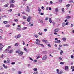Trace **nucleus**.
Here are the masks:
<instances>
[{"instance_id":"nucleus-1","label":"nucleus","mask_w":74,"mask_h":74,"mask_svg":"<svg viewBox=\"0 0 74 74\" xmlns=\"http://www.w3.org/2000/svg\"><path fill=\"white\" fill-rule=\"evenodd\" d=\"M30 20H31V17L30 16H29L27 17V22H30Z\"/></svg>"},{"instance_id":"nucleus-2","label":"nucleus","mask_w":74,"mask_h":74,"mask_svg":"<svg viewBox=\"0 0 74 74\" xmlns=\"http://www.w3.org/2000/svg\"><path fill=\"white\" fill-rule=\"evenodd\" d=\"M23 52L22 51L18 53V56H20L21 55H23Z\"/></svg>"},{"instance_id":"nucleus-3","label":"nucleus","mask_w":74,"mask_h":74,"mask_svg":"<svg viewBox=\"0 0 74 74\" xmlns=\"http://www.w3.org/2000/svg\"><path fill=\"white\" fill-rule=\"evenodd\" d=\"M47 58V56L46 55L44 56L42 58V60H45Z\"/></svg>"},{"instance_id":"nucleus-4","label":"nucleus","mask_w":74,"mask_h":74,"mask_svg":"<svg viewBox=\"0 0 74 74\" xmlns=\"http://www.w3.org/2000/svg\"><path fill=\"white\" fill-rule=\"evenodd\" d=\"M59 28H56L54 30V32H58L59 31Z\"/></svg>"},{"instance_id":"nucleus-5","label":"nucleus","mask_w":74,"mask_h":74,"mask_svg":"<svg viewBox=\"0 0 74 74\" xmlns=\"http://www.w3.org/2000/svg\"><path fill=\"white\" fill-rule=\"evenodd\" d=\"M62 26L63 27H64V26H66V23L65 22H63L62 23Z\"/></svg>"},{"instance_id":"nucleus-6","label":"nucleus","mask_w":74,"mask_h":74,"mask_svg":"<svg viewBox=\"0 0 74 74\" xmlns=\"http://www.w3.org/2000/svg\"><path fill=\"white\" fill-rule=\"evenodd\" d=\"M15 1L14 0H12L10 1V4H12V3H15Z\"/></svg>"},{"instance_id":"nucleus-7","label":"nucleus","mask_w":74,"mask_h":74,"mask_svg":"<svg viewBox=\"0 0 74 74\" xmlns=\"http://www.w3.org/2000/svg\"><path fill=\"white\" fill-rule=\"evenodd\" d=\"M8 5H9V4L8 3H7L4 5V7H8Z\"/></svg>"},{"instance_id":"nucleus-8","label":"nucleus","mask_w":74,"mask_h":74,"mask_svg":"<svg viewBox=\"0 0 74 74\" xmlns=\"http://www.w3.org/2000/svg\"><path fill=\"white\" fill-rule=\"evenodd\" d=\"M71 18V17L70 16H66V19H70V18Z\"/></svg>"},{"instance_id":"nucleus-9","label":"nucleus","mask_w":74,"mask_h":74,"mask_svg":"<svg viewBox=\"0 0 74 74\" xmlns=\"http://www.w3.org/2000/svg\"><path fill=\"white\" fill-rule=\"evenodd\" d=\"M38 11H39V14H40L41 13V10L40 8H38Z\"/></svg>"},{"instance_id":"nucleus-10","label":"nucleus","mask_w":74,"mask_h":74,"mask_svg":"<svg viewBox=\"0 0 74 74\" xmlns=\"http://www.w3.org/2000/svg\"><path fill=\"white\" fill-rule=\"evenodd\" d=\"M55 42L56 43H60V42H61L60 41V40H58L57 41H56Z\"/></svg>"},{"instance_id":"nucleus-11","label":"nucleus","mask_w":74,"mask_h":74,"mask_svg":"<svg viewBox=\"0 0 74 74\" xmlns=\"http://www.w3.org/2000/svg\"><path fill=\"white\" fill-rule=\"evenodd\" d=\"M40 41H36V44H37L38 45H40Z\"/></svg>"},{"instance_id":"nucleus-12","label":"nucleus","mask_w":74,"mask_h":74,"mask_svg":"<svg viewBox=\"0 0 74 74\" xmlns=\"http://www.w3.org/2000/svg\"><path fill=\"white\" fill-rule=\"evenodd\" d=\"M68 69H69V67L67 66H66L65 68V70H68Z\"/></svg>"},{"instance_id":"nucleus-13","label":"nucleus","mask_w":74,"mask_h":74,"mask_svg":"<svg viewBox=\"0 0 74 74\" xmlns=\"http://www.w3.org/2000/svg\"><path fill=\"white\" fill-rule=\"evenodd\" d=\"M62 40L63 41H66V38L65 37H64L62 38Z\"/></svg>"},{"instance_id":"nucleus-14","label":"nucleus","mask_w":74,"mask_h":74,"mask_svg":"<svg viewBox=\"0 0 74 74\" xmlns=\"http://www.w3.org/2000/svg\"><path fill=\"white\" fill-rule=\"evenodd\" d=\"M3 66L5 68V69H7V66H5V65L3 64Z\"/></svg>"},{"instance_id":"nucleus-15","label":"nucleus","mask_w":74,"mask_h":74,"mask_svg":"<svg viewBox=\"0 0 74 74\" xmlns=\"http://www.w3.org/2000/svg\"><path fill=\"white\" fill-rule=\"evenodd\" d=\"M63 73V71H59V72L58 73V74H62Z\"/></svg>"},{"instance_id":"nucleus-16","label":"nucleus","mask_w":74,"mask_h":74,"mask_svg":"<svg viewBox=\"0 0 74 74\" xmlns=\"http://www.w3.org/2000/svg\"><path fill=\"white\" fill-rule=\"evenodd\" d=\"M42 41L43 42H45V43H46V44L47 43V40H45L44 39H43Z\"/></svg>"},{"instance_id":"nucleus-17","label":"nucleus","mask_w":74,"mask_h":74,"mask_svg":"<svg viewBox=\"0 0 74 74\" xmlns=\"http://www.w3.org/2000/svg\"><path fill=\"white\" fill-rule=\"evenodd\" d=\"M49 21L50 23H52V18H49Z\"/></svg>"},{"instance_id":"nucleus-18","label":"nucleus","mask_w":74,"mask_h":74,"mask_svg":"<svg viewBox=\"0 0 74 74\" xmlns=\"http://www.w3.org/2000/svg\"><path fill=\"white\" fill-rule=\"evenodd\" d=\"M20 52V50H17L16 51V53H19Z\"/></svg>"},{"instance_id":"nucleus-19","label":"nucleus","mask_w":74,"mask_h":74,"mask_svg":"<svg viewBox=\"0 0 74 74\" xmlns=\"http://www.w3.org/2000/svg\"><path fill=\"white\" fill-rule=\"evenodd\" d=\"M10 62V60H7L6 61V63H9Z\"/></svg>"},{"instance_id":"nucleus-20","label":"nucleus","mask_w":74,"mask_h":74,"mask_svg":"<svg viewBox=\"0 0 74 74\" xmlns=\"http://www.w3.org/2000/svg\"><path fill=\"white\" fill-rule=\"evenodd\" d=\"M4 47V45H3L1 46H0V49H2Z\"/></svg>"},{"instance_id":"nucleus-21","label":"nucleus","mask_w":74,"mask_h":74,"mask_svg":"<svg viewBox=\"0 0 74 74\" xmlns=\"http://www.w3.org/2000/svg\"><path fill=\"white\" fill-rule=\"evenodd\" d=\"M60 51L61 52L60 53V55H62V54L63 53V50H61Z\"/></svg>"},{"instance_id":"nucleus-22","label":"nucleus","mask_w":74,"mask_h":74,"mask_svg":"<svg viewBox=\"0 0 74 74\" xmlns=\"http://www.w3.org/2000/svg\"><path fill=\"white\" fill-rule=\"evenodd\" d=\"M12 52H13V49L10 50L9 52V53H12Z\"/></svg>"},{"instance_id":"nucleus-23","label":"nucleus","mask_w":74,"mask_h":74,"mask_svg":"<svg viewBox=\"0 0 74 74\" xmlns=\"http://www.w3.org/2000/svg\"><path fill=\"white\" fill-rule=\"evenodd\" d=\"M33 70H34V71H37V68H34Z\"/></svg>"},{"instance_id":"nucleus-24","label":"nucleus","mask_w":74,"mask_h":74,"mask_svg":"<svg viewBox=\"0 0 74 74\" xmlns=\"http://www.w3.org/2000/svg\"><path fill=\"white\" fill-rule=\"evenodd\" d=\"M21 37V35L20 34H19L18 35H17V38H20Z\"/></svg>"},{"instance_id":"nucleus-25","label":"nucleus","mask_w":74,"mask_h":74,"mask_svg":"<svg viewBox=\"0 0 74 74\" xmlns=\"http://www.w3.org/2000/svg\"><path fill=\"white\" fill-rule=\"evenodd\" d=\"M24 50L26 51V52H28V50H27V49L25 47L24 48Z\"/></svg>"},{"instance_id":"nucleus-26","label":"nucleus","mask_w":74,"mask_h":74,"mask_svg":"<svg viewBox=\"0 0 74 74\" xmlns=\"http://www.w3.org/2000/svg\"><path fill=\"white\" fill-rule=\"evenodd\" d=\"M10 7H14V5L12 4H11L10 5Z\"/></svg>"},{"instance_id":"nucleus-27","label":"nucleus","mask_w":74,"mask_h":74,"mask_svg":"<svg viewBox=\"0 0 74 74\" xmlns=\"http://www.w3.org/2000/svg\"><path fill=\"white\" fill-rule=\"evenodd\" d=\"M3 23L4 24H7L8 23V22L7 21H3Z\"/></svg>"},{"instance_id":"nucleus-28","label":"nucleus","mask_w":74,"mask_h":74,"mask_svg":"<svg viewBox=\"0 0 74 74\" xmlns=\"http://www.w3.org/2000/svg\"><path fill=\"white\" fill-rule=\"evenodd\" d=\"M39 21L40 22H41V23H43V21L41 20L40 19H39Z\"/></svg>"},{"instance_id":"nucleus-29","label":"nucleus","mask_w":74,"mask_h":74,"mask_svg":"<svg viewBox=\"0 0 74 74\" xmlns=\"http://www.w3.org/2000/svg\"><path fill=\"white\" fill-rule=\"evenodd\" d=\"M10 25L9 24L7 25H5V27H10Z\"/></svg>"},{"instance_id":"nucleus-30","label":"nucleus","mask_w":74,"mask_h":74,"mask_svg":"<svg viewBox=\"0 0 74 74\" xmlns=\"http://www.w3.org/2000/svg\"><path fill=\"white\" fill-rule=\"evenodd\" d=\"M14 21L15 22H18V20L16 19H15L14 20Z\"/></svg>"},{"instance_id":"nucleus-31","label":"nucleus","mask_w":74,"mask_h":74,"mask_svg":"<svg viewBox=\"0 0 74 74\" xmlns=\"http://www.w3.org/2000/svg\"><path fill=\"white\" fill-rule=\"evenodd\" d=\"M15 46H19V44H18V43H16L15 44Z\"/></svg>"},{"instance_id":"nucleus-32","label":"nucleus","mask_w":74,"mask_h":74,"mask_svg":"<svg viewBox=\"0 0 74 74\" xmlns=\"http://www.w3.org/2000/svg\"><path fill=\"white\" fill-rule=\"evenodd\" d=\"M26 11H27V12H30V9H27Z\"/></svg>"},{"instance_id":"nucleus-33","label":"nucleus","mask_w":74,"mask_h":74,"mask_svg":"<svg viewBox=\"0 0 74 74\" xmlns=\"http://www.w3.org/2000/svg\"><path fill=\"white\" fill-rule=\"evenodd\" d=\"M70 6V4H68L66 5V7H69Z\"/></svg>"},{"instance_id":"nucleus-34","label":"nucleus","mask_w":74,"mask_h":74,"mask_svg":"<svg viewBox=\"0 0 74 74\" xmlns=\"http://www.w3.org/2000/svg\"><path fill=\"white\" fill-rule=\"evenodd\" d=\"M36 41H39V42H41V41L40 40L38 39H36Z\"/></svg>"},{"instance_id":"nucleus-35","label":"nucleus","mask_w":74,"mask_h":74,"mask_svg":"<svg viewBox=\"0 0 74 74\" xmlns=\"http://www.w3.org/2000/svg\"><path fill=\"white\" fill-rule=\"evenodd\" d=\"M0 33H3V31L2 29H0Z\"/></svg>"},{"instance_id":"nucleus-36","label":"nucleus","mask_w":74,"mask_h":74,"mask_svg":"<svg viewBox=\"0 0 74 74\" xmlns=\"http://www.w3.org/2000/svg\"><path fill=\"white\" fill-rule=\"evenodd\" d=\"M73 1H72V0H71L69 1V3H73Z\"/></svg>"},{"instance_id":"nucleus-37","label":"nucleus","mask_w":74,"mask_h":74,"mask_svg":"<svg viewBox=\"0 0 74 74\" xmlns=\"http://www.w3.org/2000/svg\"><path fill=\"white\" fill-rule=\"evenodd\" d=\"M64 46H69V45L68 44H64L63 45Z\"/></svg>"},{"instance_id":"nucleus-38","label":"nucleus","mask_w":74,"mask_h":74,"mask_svg":"<svg viewBox=\"0 0 74 74\" xmlns=\"http://www.w3.org/2000/svg\"><path fill=\"white\" fill-rule=\"evenodd\" d=\"M23 18L24 19H26V17L25 16H23Z\"/></svg>"},{"instance_id":"nucleus-39","label":"nucleus","mask_w":74,"mask_h":74,"mask_svg":"<svg viewBox=\"0 0 74 74\" xmlns=\"http://www.w3.org/2000/svg\"><path fill=\"white\" fill-rule=\"evenodd\" d=\"M44 30L45 32H47V31L48 30V29H47L45 28L44 29Z\"/></svg>"},{"instance_id":"nucleus-40","label":"nucleus","mask_w":74,"mask_h":74,"mask_svg":"<svg viewBox=\"0 0 74 74\" xmlns=\"http://www.w3.org/2000/svg\"><path fill=\"white\" fill-rule=\"evenodd\" d=\"M60 64H64V63L63 62H61L60 63Z\"/></svg>"},{"instance_id":"nucleus-41","label":"nucleus","mask_w":74,"mask_h":74,"mask_svg":"<svg viewBox=\"0 0 74 74\" xmlns=\"http://www.w3.org/2000/svg\"><path fill=\"white\" fill-rule=\"evenodd\" d=\"M47 46H48L50 47H51V45L50 44H48Z\"/></svg>"},{"instance_id":"nucleus-42","label":"nucleus","mask_w":74,"mask_h":74,"mask_svg":"<svg viewBox=\"0 0 74 74\" xmlns=\"http://www.w3.org/2000/svg\"><path fill=\"white\" fill-rule=\"evenodd\" d=\"M61 11H64V8H62L61 9Z\"/></svg>"},{"instance_id":"nucleus-43","label":"nucleus","mask_w":74,"mask_h":74,"mask_svg":"<svg viewBox=\"0 0 74 74\" xmlns=\"http://www.w3.org/2000/svg\"><path fill=\"white\" fill-rule=\"evenodd\" d=\"M27 28V27H25L23 28V30H26Z\"/></svg>"},{"instance_id":"nucleus-44","label":"nucleus","mask_w":74,"mask_h":74,"mask_svg":"<svg viewBox=\"0 0 74 74\" xmlns=\"http://www.w3.org/2000/svg\"><path fill=\"white\" fill-rule=\"evenodd\" d=\"M15 62H12L11 63V64H12V65H13V64H15Z\"/></svg>"},{"instance_id":"nucleus-45","label":"nucleus","mask_w":74,"mask_h":74,"mask_svg":"<svg viewBox=\"0 0 74 74\" xmlns=\"http://www.w3.org/2000/svg\"><path fill=\"white\" fill-rule=\"evenodd\" d=\"M21 13L23 14H25V12H21Z\"/></svg>"},{"instance_id":"nucleus-46","label":"nucleus","mask_w":74,"mask_h":74,"mask_svg":"<svg viewBox=\"0 0 74 74\" xmlns=\"http://www.w3.org/2000/svg\"><path fill=\"white\" fill-rule=\"evenodd\" d=\"M71 58H74V56H73V55H71Z\"/></svg>"},{"instance_id":"nucleus-47","label":"nucleus","mask_w":74,"mask_h":74,"mask_svg":"<svg viewBox=\"0 0 74 74\" xmlns=\"http://www.w3.org/2000/svg\"><path fill=\"white\" fill-rule=\"evenodd\" d=\"M18 74H22V72L18 71Z\"/></svg>"},{"instance_id":"nucleus-48","label":"nucleus","mask_w":74,"mask_h":74,"mask_svg":"<svg viewBox=\"0 0 74 74\" xmlns=\"http://www.w3.org/2000/svg\"><path fill=\"white\" fill-rule=\"evenodd\" d=\"M9 49H6V50H5V51L6 52H8V51H9Z\"/></svg>"},{"instance_id":"nucleus-49","label":"nucleus","mask_w":74,"mask_h":74,"mask_svg":"<svg viewBox=\"0 0 74 74\" xmlns=\"http://www.w3.org/2000/svg\"><path fill=\"white\" fill-rule=\"evenodd\" d=\"M58 8H56V12H58Z\"/></svg>"},{"instance_id":"nucleus-50","label":"nucleus","mask_w":74,"mask_h":74,"mask_svg":"<svg viewBox=\"0 0 74 74\" xmlns=\"http://www.w3.org/2000/svg\"><path fill=\"white\" fill-rule=\"evenodd\" d=\"M34 36L35 37H36V38H37V37H38V36H37V35H35Z\"/></svg>"},{"instance_id":"nucleus-51","label":"nucleus","mask_w":74,"mask_h":74,"mask_svg":"<svg viewBox=\"0 0 74 74\" xmlns=\"http://www.w3.org/2000/svg\"><path fill=\"white\" fill-rule=\"evenodd\" d=\"M74 68V66H71V69H73Z\"/></svg>"},{"instance_id":"nucleus-52","label":"nucleus","mask_w":74,"mask_h":74,"mask_svg":"<svg viewBox=\"0 0 74 74\" xmlns=\"http://www.w3.org/2000/svg\"><path fill=\"white\" fill-rule=\"evenodd\" d=\"M42 33H41L40 32H39L38 33V34H39V35H42Z\"/></svg>"},{"instance_id":"nucleus-53","label":"nucleus","mask_w":74,"mask_h":74,"mask_svg":"<svg viewBox=\"0 0 74 74\" xmlns=\"http://www.w3.org/2000/svg\"><path fill=\"white\" fill-rule=\"evenodd\" d=\"M56 71H57V73H59V69H57L56 70Z\"/></svg>"},{"instance_id":"nucleus-54","label":"nucleus","mask_w":74,"mask_h":74,"mask_svg":"<svg viewBox=\"0 0 74 74\" xmlns=\"http://www.w3.org/2000/svg\"><path fill=\"white\" fill-rule=\"evenodd\" d=\"M4 57V55L3 54H2L1 56V58H3Z\"/></svg>"},{"instance_id":"nucleus-55","label":"nucleus","mask_w":74,"mask_h":74,"mask_svg":"<svg viewBox=\"0 0 74 74\" xmlns=\"http://www.w3.org/2000/svg\"><path fill=\"white\" fill-rule=\"evenodd\" d=\"M59 59H60V60H62V58L61 57H59Z\"/></svg>"},{"instance_id":"nucleus-56","label":"nucleus","mask_w":74,"mask_h":74,"mask_svg":"<svg viewBox=\"0 0 74 74\" xmlns=\"http://www.w3.org/2000/svg\"><path fill=\"white\" fill-rule=\"evenodd\" d=\"M11 48V46H8V49H10V48Z\"/></svg>"},{"instance_id":"nucleus-57","label":"nucleus","mask_w":74,"mask_h":74,"mask_svg":"<svg viewBox=\"0 0 74 74\" xmlns=\"http://www.w3.org/2000/svg\"><path fill=\"white\" fill-rule=\"evenodd\" d=\"M40 58V56H38L37 57V58H36V59H39V58Z\"/></svg>"},{"instance_id":"nucleus-58","label":"nucleus","mask_w":74,"mask_h":74,"mask_svg":"<svg viewBox=\"0 0 74 74\" xmlns=\"http://www.w3.org/2000/svg\"><path fill=\"white\" fill-rule=\"evenodd\" d=\"M12 11V10L10 9L9 10V11H10V12Z\"/></svg>"},{"instance_id":"nucleus-59","label":"nucleus","mask_w":74,"mask_h":74,"mask_svg":"<svg viewBox=\"0 0 74 74\" xmlns=\"http://www.w3.org/2000/svg\"><path fill=\"white\" fill-rule=\"evenodd\" d=\"M40 45L41 46H42V47H44V45L43 44H40Z\"/></svg>"},{"instance_id":"nucleus-60","label":"nucleus","mask_w":74,"mask_h":74,"mask_svg":"<svg viewBox=\"0 0 74 74\" xmlns=\"http://www.w3.org/2000/svg\"><path fill=\"white\" fill-rule=\"evenodd\" d=\"M41 15H44V13H40Z\"/></svg>"},{"instance_id":"nucleus-61","label":"nucleus","mask_w":74,"mask_h":74,"mask_svg":"<svg viewBox=\"0 0 74 74\" xmlns=\"http://www.w3.org/2000/svg\"><path fill=\"white\" fill-rule=\"evenodd\" d=\"M58 50H59V51H60V50H61V48L60 47H59L58 48Z\"/></svg>"},{"instance_id":"nucleus-62","label":"nucleus","mask_w":74,"mask_h":74,"mask_svg":"<svg viewBox=\"0 0 74 74\" xmlns=\"http://www.w3.org/2000/svg\"><path fill=\"white\" fill-rule=\"evenodd\" d=\"M73 26H74V24H72L71 25V27H73Z\"/></svg>"},{"instance_id":"nucleus-63","label":"nucleus","mask_w":74,"mask_h":74,"mask_svg":"<svg viewBox=\"0 0 74 74\" xmlns=\"http://www.w3.org/2000/svg\"><path fill=\"white\" fill-rule=\"evenodd\" d=\"M21 30V29H20L19 28H18L17 29V30Z\"/></svg>"},{"instance_id":"nucleus-64","label":"nucleus","mask_w":74,"mask_h":74,"mask_svg":"<svg viewBox=\"0 0 74 74\" xmlns=\"http://www.w3.org/2000/svg\"><path fill=\"white\" fill-rule=\"evenodd\" d=\"M68 23L69 22H67L66 23H65V25H68Z\"/></svg>"}]
</instances>
